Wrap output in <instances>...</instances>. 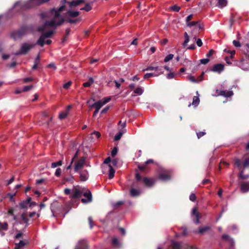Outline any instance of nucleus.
<instances>
[{"instance_id":"nucleus-1","label":"nucleus","mask_w":249,"mask_h":249,"mask_svg":"<svg viewBox=\"0 0 249 249\" xmlns=\"http://www.w3.org/2000/svg\"><path fill=\"white\" fill-rule=\"evenodd\" d=\"M63 5L60 6L58 10L53 8L51 10L50 13L51 15L53 16V18L51 21H46L44 24L38 28L37 31L39 32H44L48 27H52L55 28L57 26L61 25L65 21L64 18H62L58 22H56V20L60 17V13L62 12L65 9V3L69 4V7H75L78 5L83 3L85 0H75L71 2L67 1L66 0H62Z\"/></svg>"},{"instance_id":"nucleus-2","label":"nucleus","mask_w":249,"mask_h":249,"mask_svg":"<svg viewBox=\"0 0 249 249\" xmlns=\"http://www.w3.org/2000/svg\"><path fill=\"white\" fill-rule=\"evenodd\" d=\"M49 0H28L25 1H17L13 6V9H17L18 12L25 11L41 4L47 2Z\"/></svg>"},{"instance_id":"nucleus-3","label":"nucleus","mask_w":249,"mask_h":249,"mask_svg":"<svg viewBox=\"0 0 249 249\" xmlns=\"http://www.w3.org/2000/svg\"><path fill=\"white\" fill-rule=\"evenodd\" d=\"M49 0H28L25 1H17L13 6V9H17L18 12L25 11L41 4L47 2Z\"/></svg>"},{"instance_id":"nucleus-4","label":"nucleus","mask_w":249,"mask_h":249,"mask_svg":"<svg viewBox=\"0 0 249 249\" xmlns=\"http://www.w3.org/2000/svg\"><path fill=\"white\" fill-rule=\"evenodd\" d=\"M136 180L133 183V186L140 188V183L143 184L147 187H152L155 183V179L147 177L142 178L139 173L135 174Z\"/></svg>"},{"instance_id":"nucleus-5","label":"nucleus","mask_w":249,"mask_h":249,"mask_svg":"<svg viewBox=\"0 0 249 249\" xmlns=\"http://www.w3.org/2000/svg\"><path fill=\"white\" fill-rule=\"evenodd\" d=\"M36 44H28L26 43H23L20 47L19 51L16 52V55L26 54L32 49Z\"/></svg>"},{"instance_id":"nucleus-6","label":"nucleus","mask_w":249,"mask_h":249,"mask_svg":"<svg viewBox=\"0 0 249 249\" xmlns=\"http://www.w3.org/2000/svg\"><path fill=\"white\" fill-rule=\"evenodd\" d=\"M53 34V31H49L46 33H43L37 41L36 44L41 47H43L45 44V38L51 37Z\"/></svg>"},{"instance_id":"nucleus-7","label":"nucleus","mask_w":249,"mask_h":249,"mask_svg":"<svg viewBox=\"0 0 249 249\" xmlns=\"http://www.w3.org/2000/svg\"><path fill=\"white\" fill-rule=\"evenodd\" d=\"M234 161V165L239 169L241 168L242 167L246 168L249 166V158H246L243 163L241 160L238 158H235Z\"/></svg>"},{"instance_id":"nucleus-8","label":"nucleus","mask_w":249,"mask_h":249,"mask_svg":"<svg viewBox=\"0 0 249 249\" xmlns=\"http://www.w3.org/2000/svg\"><path fill=\"white\" fill-rule=\"evenodd\" d=\"M171 178V172L169 170H163L159 175V179L162 181H168Z\"/></svg>"},{"instance_id":"nucleus-9","label":"nucleus","mask_w":249,"mask_h":249,"mask_svg":"<svg viewBox=\"0 0 249 249\" xmlns=\"http://www.w3.org/2000/svg\"><path fill=\"white\" fill-rule=\"evenodd\" d=\"M26 29L24 28H22L16 32H13L11 34L12 37L14 39L20 38L26 34Z\"/></svg>"},{"instance_id":"nucleus-10","label":"nucleus","mask_w":249,"mask_h":249,"mask_svg":"<svg viewBox=\"0 0 249 249\" xmlns=\"http://www.w3.org/2000/svg\"><path fill=\"white\" fill-rule=\"evenodd\" d=\"M85 161V158L84 157H81L79 160L75 162L74 168V171L75 172H77L79 169L81 168L84 165Z\"/></svg>"},{"instance_id":"nucleus-11","label":"nucleus","mask_w":249,"mask_h":249,"mask_svg":"<svg viewBox=\"0 0 249 249\" xmlns=\"http://www.w3.org/2000/svg\"><path fill=\"white\" fill-rule=\"evenodd\" d=\"M89 246L86 240L82 239L79 241L75 249H88Z\"/></svg>"},{"instance_id":"nucleus-12","label":"nucleus","mask_w":249,"mask_h":249,"mask_svg":"<svg viewBox=\"0 0 249 249\" xmlns=\"http://www.w3.org/2000/svg\"><path fill=\"white\" fill-rule=\"evenodd\" d=\"M216 94H217V95H221L225 97H229L231 96L233 94V93L232 91H227L226 90H219L216 89Z\"/></svg>"},{"instance_id":"nucleus-13","label":"nucleus","mask_w":249,"mask_h":249,"mask_svg":"<svg viewBox=\"0 0 249 249\" xmlns=\"http://www.w3.org/2000/svg\"><path fill=\"white\" fill-rule=\"evenodd\" d=\"M224 66L222 64H216L213 66L211 71L213 72L220 73L224 70Z\"/></svg>"},{"instance_id":"nucleus-14","label":"nucleus","mask_w":249,"mask_h":249,"mask_svg":"<svg viewBox=\"0 0 249 249\" xmlns=\"http://www.w3.org/2000/svg\"><path fill=\"white\" fill-rule=\"evenodd\" d=\"M140 188H137L136 187H133V184H132V188L130 190V195L132 197H137L140 195V191L137 189Z\"/></svg>"},{"instance_id":"nucleus-15","label":"nucleus","mask_w":249,"mask_h":249,"mask_svg":"<svg viewBox=\"0 0 249 249\" xmlns=\"http://www.w3.org/2000/svg\"><path fill=\"white\" fill-rule=\"evenodd\" d=\"M82 195V192L78 189L75 188L73 190L72 193L71 195V199H75L80 197Z\"/></svg>"},{"instance_id":"nucleus-16","label":"nucleus","mask_w":249,"mask_h":249,"mask_svg":"<svg viewBox=\"0 0 249 249\" xmlns=\"http://www.w3.org/2000/svg\"><path fill=\"white\" fill-rule=\"evenodd\" d=\"M192 214L195 216V218L194 219V222L195 224H197L200 223V214L197 211V210L196 208H193L192 211Z\"/></svg>"},{"instance_id":"nucleus-17","label":"nucleus","mask_w":249,"mask_h":249,"mask_svg":"<svg viewBox=\"0 0 249 249\" xmlns=\"http://www.w3.org/2000/svg\"><path fill=\"white\" fill-rule=\"evenodd\" d=\"M172 248L173 249H182L184 248L183 243L176 241H172Z\"/></svg>"},{"instance_id":"nucleus-18","label":"nucleus","mask_w":249,"mask_h":249,"mask_svg":"<svg viewBox=\"0 0 249 249\" xmlns=\"http://www.w3.org/2000/svg\"><path fill=\"white\" fill-rule=\"evenodd\" d=\"M241 190L243 193L249 191V181H242L240 183Z\"/></svg>"},{"instance_id":"nucleus-19","label":"nucleus","mask_w":249,"mask_h":249,"mask_svg":"<svg viewBox=\"0 0 249 249\" xmlns=\"http://www.w3.org/2000/svg\"><path fill=\"white\" fill-rule=\"evenodd\" d=\"M88 178V171L85 170L80 173V179L82 181H86Z\"/></svg>"},{"instance_id":"nucleus-20","label":"nucleus","mask_w":249,"mask_h":249,"mask_svg":"<svg viewBox=\"0 0 249 249\" xmlns=\"http://www.w3.org/2000/svg\"><path fill=\"white\" fill-rule=\"evenodd\" d=\"M59 207V206L57 202H54L51 204L50 209L53 216H54V213H56V209Z\"/></svg>"},{"instance_id":"nucleus-21","label":"nucleus","mask_w":249,"mask_h":249,"mask_svg":"<svg viewBox=\"0 0 249 249\" xmlns=\"http://www.w3.org/2000/svg\"><path fill=\"white\" fill-rule=\"evenodd\" d=\"M28 242L20 240L19 243L15 244V249H20L27 244Z\"/></svg>"},{"instance_id":"nucleus-22","label":"nucleus","mask_w":249,"mask_h":249,"mask_svg":"<svg viewBox=\"0 0 249 249\" xmlns=\"http://www.w3.org/2000/svg\"><path fill=\"white\" fill-rule=\"evenodd\" d=\"M67 14L71 18H75L77 17L79 15L80 12L78 11H73L71 10H68L67 12Z\"/></svg>"},{"instance_id":"nucleus-23","label":"nucleus","mask_w":249,"mask_h":249,"mask_svg":"<svg viewBox=\"0 0 249 249\" xmlns=\"http://www.w3.org/2000/svg\"><path fill=\"white\" fill-rule=\"evenodd\" d=\"M154 70H160V72H159V74H162L163 73V71H162V69L159 67L149 66L147 68H146V69H144L143 70V71H154Z\"/></svg>"},{"instance_id":"nucleus-24","label":"nucleus","mask_w":249,"mask_h":249,"mask_svg":"<svg viewBox=\"0 0 249 249\" xmlns=\"http://www.w3.org/2000/svg\"><path fill=\"white\" fill-rule=\"evenodd\" d=\"M104 105L103 101L99 100L91 106V107H95V109H100Z\"/></svg>"},{"instance_id":"nucleus-25","label":"nucleus","mask_w":249,"mask_h":249,"mask_svg":"<svg viewBox=\"0 0 249 249\" xmlns=\"http://www.w3.org/2000/svg\"><path fill=\"white\" fill-rule=\"evenodd\" d=\"M144 91V90L142 88L138 87L134 90V93L135 94H132V96H135L136 95H142Z\"/></svg>"},{"instance_id":"nucleus-26","label":"nucleus","mask_w":249,"mask_h":249,"mask_svg":"<svg viewBox=\"0 0 249 249\" xmlns=\"http://www.w3.org/2000/svg\"><path fill=\"white\" fill-rule=\"evenodd\" d=\"M108 167H109L108 178L112 179L114 177L115 171L110 164L108 165Z\"/></svg>"},{"instance_id":"nucleus-27","label":"nucleus","mask_w":249,"mask_h":249,"mask_svg":"<svg viewBox=\"0 0 249 249\" xmlns=\"http://www.w3.org/2000/svg\"><path fill=\"white\" fill-rule=\"evenodd\" d=\"M210 229H211V227L208 226L199 228V231H198V233L199 234H202L204 233L205 232H207Z\"/></svg>"},{"instance_id":"nucleus-28","label":"nucleus","mask_w":249,"mask_h":249,"mask_svg":"<svg viewBox=\"0 0 249 249\" xmlns=\"http://www.w3.org/2000/svg\"><path fill=\"white\" fill-rule=\"evenodd\" d=\"M83 195L85 197L87 198L88 202H90L92 201V195L89 190L84 193Z\"/></svg>"},{"instance_id":"nucleus-29","label":"nucleus","mask_w":249,"mask_h":249,"mask_svg":"<svg viewBox=\"0 0 249 249\" xmlns=\"http://www.w3.org/2000/svg\"><path fill=\"white\" fill-rule=\"evenodd\" d=\"M70 32H71V30L70 28H67L66 30L65 35L64 36L62 39V43L65 42L67 40V38L70 35Z\"/></svg>"},{"instance_id":"nucleus-30","label":"nucleus","mask_w":249,"mask_h":249,"mask_svg":"<svg viewBox=\"0 0 249 249\" xmlns=\"http://www.w3.org/2000/svg\"><path fill=\"white\" fill-rule=\"evenodd\" d=\"M94 82L93 79L91 77L89 78L88 81L83 83V86L84 87H89Z\"/></svg>"},{"instance_id":"nucleus-31","label":"nucleus","mask_w":249,"mask_h":249,"mask_svg":"<svg viewBox=\"0 0 249 249\" xmlns=\"http://www.w3.org/2000/svg\"><path fill=\"white\" fill-rule=\"evenodd\" d=\"M160 74H159V73L158 74H155L154 73H147L144 75L143 78L146 79L153 76H158Z\"/></svg>"},{"instance_id":"nucleus-32","label":"nucleus","mask_w":249,"mask_h":249,"mask_svg":"<svg viewBox=\"0 0 249 249\" xmlns=\"http://www.w3.org/2000/svg\"><path fill=\"white\" fill-rule=\"evenodd\" d=\"M8 228V225L7 222L1 223L0 222V231L4 230L6 231Z\"/></svg>"},{"instance_id":"nucleus-33","label":"nucleus","mask_w":249,"mask_h":249,"mask_svg":"<svg viewBox=\"0 0 249 249\" xmlns=\"http://www.w3.org/2000/svg\"><path fill=\"white\" fill-rule=\"evenodd\" d=\"M199 98L198 96H194L193 97L192 105L196 106L199 104Z\"/></svg>"},{"instance_id":"nucleus-34","label":"nucleus","mask_w":249,"mask_h":249,"mask_svg":"<svg viewBox=\"0 0 249 249\" xmlns=\"http://www.w3.org/2000/svg\"><path fill=\"white\" fill-rule=\"evenodd\" d=\"M62 160H60L57 162H53L51 165V167L53 168H54L58 166H61L62 164Z\"/></svg>"},{"instance_id":"nucleus-35","label":"nucleus","mask_w":249,"mask_h":249,"mask_svg":"<svg viewBox=\"0 0 249 249\" xmlns=\"http://www.w3.org/2000/svg\"><path fill=\"white\" fill-rule=\"evenodd\" d=\"M28 205V204L24 200L19 203V207L20 209H23L26 208Z\"/></svg>"},{"instance_id":"nucleus-36","label":"nucleus","mask_w":249,"mask_h":249,"mask_svg":"<svg viewBox=\"0 0 249 249\" xmlns=\"http://www.w3.org/2000/svg\"><path fill=\"white\" fill-rule=\"evenodd\" d=\"M199 23V21H189L188 22L186 23V25L188 27H192L195 26L197 25Z\"/></svg>"},{"instance_id":"nucleus-37","label":"nucleus","mask_w":249,"mask_h":249,"mask_svg":"<svg viewBox=\"0 0 249 249\" xmlns=\"http://www.w3.org/2000/svg\"><path fill=\"white\" fill-rule=\"evenodd\" d=\"M218 3L219 7L222 8L227 5V0H218Z\"/></svg>"},{"instance_id":"nucleus-38","label":"nucleus","mask_w":249,"mask_h":249,"mask_svg":"<svg viewBox=\"0 0 249 249\" xmlns=\"http://www.w3.org/2000/svg\"><path fill=\"white\" fill-rule=\"evenodd\" d=\"M66 22H69L71 24H75L77 22H80V19L79 18L76 19H67L65 20Z\"/></svg>"},{"instance_id":"nucleus-39","label":"nucleus","mask_w":249,"mask_h":249,"mask_svg":"<svg viewBox=\"0 0 249 249\" xmlns=\"http://www.w3.org/2000/svg\"><path fill=\"white\" fill-rule=\"evenodd\" d=\"M239 177L242 179H246L249 178V175H244L243 171H242L239 174Z\"/></svg>"},{"instance_id":"nucleus-40","label":"nucleus","mask_w":249,"mask_h":249,"mask_svg":"<svg viewBox=\"0 0 249 249\" xmlns=\"http://www.w3.org/2000/svg\"><path fill=\"white\" fill-rule=\"evenodd\" d=\"M91 10V7L89 3H87L84 7L81 9V10H85L87 12H89Z\"/></svg>"},{"instance_id":"nucleus-41","label":"nucleus","mask_w":249,"mask_h":249,"mask_svg":"<svg viewBox=\"0 0 249 249\" xmlns=\"http://www.w3.org/2000/svg\"><path fill=\"white\" fill-rule=\"evenodd\" d=\"M174 57V55L173 54H169L167 55L164 59V62H167L170 60L172 59Z\"/></svg>"},{"instance_id":"nucleus-42","label":"nucleus","mask_w":249,"mask_h":249,"mask_svg":"<svg viewBox=\"0 0 249 249\" xmlns=\"http://www.w3.org/2000/svg\"><path fill=\"white\" fill-rule=\"evenodd\" d=\"M122 135H123V133H122V132H118V133H117V134L115 136L114 138V140L115 141H117L119 140L121 138V137H122Z\"/></svg>"},{"instance_id":"nucleus-43","label":"nucleus","mask_w":249,"mask_h":249,"mask_svg":"<svg viewBox=\"0 0 249 249\" xmlns=\"http://www.w3.org/2000/svg\"><path fill=\"white\" fill-rule=\"evenodd\" d=\"M180 9V7L177 5H174L171 7V9L172 10H173V11H175V12H179Z\"/></svg>"},{"instance_id":"nucleus-44","label":"nucleus","mask_w":249,"mask_h":249,"mask_svg":"<svg viewBox=\"0 0 249 249\" xmlns=\"http://www.w3.org/2000/svg\"><path fill=\"white\" fill-rule=\"evenodd\" d=\"M67 115L68 113L67 112H61L59 114L58 117L60 120H62L65 118Z\"/></svg>"},{"instance_id":"nucleus-45","label":"nucleus","mask_w":249,"mask_h":249,"mask_svg":"<svg viewBox=\"0 0 249 249\" xmlns=\"http://www.w3.org/2000/svg\"><path fill=\"white\" fill-rule=\"evenodd\" d=\"M206 134V132L204 131H199L198 132H196V135L198 139H200L203 136Z\"/></svg>"},{"instance_id":"nucleus-46","label":"nucleus","mask_w":249,"mask_h":249,"mask_svg":"<svg viewBox=\"0 0 249 249\" xmlns=\"http://www.w3.org/2000/svg\"><path fill=\"white\" fill-rule=\"evenodd\" d=\"M21 218L25 223H26L27 225L28 224L29 219L24 214L21 215Z\"/></svg>"},{"instance_id":"nucleus-47","label":"nucleus","mask_w":249,"mask_h":249,"mask_svg":"<svg viewBox=\"0 0 249 249\" xmlns=\"http://www.w3.org/2000/svg\"><path fill=\"white\" fill-rule=\"evenodd\" d=\"M32 88H33L32 85L26 86L23 88L22 91H27L31 90Z\"/></svg>"},{"instance_id":"nucleus-48","label":"nucleus","mask_w":249,"mask_h":249,"mask_svg":"<svg viewBox=\"0 0 249 249\" xmlns=\"http://www.w3.org/2000/svg\"><path fill=\"white\" fill-rule=\"evenodd\" d=\"M196 196L195 194H191L189 196V199L192 201H195L196 200Z\"/></svg>"},{"instance_id":"nucleus-49","label":"nucleus","mask_w":249,"mask_h":249,"mask_svg":"<svg viewBox=\"0 0 249 249\" xmlns=\"http://www.w3.org/2000/svg\"><path fill=\"white\" fill-rule=\"evenodd\" d=\"M200 64L205 65L210 61V59L208 58L202 59L200 60Z\"/></svg>"},{"instance_id":"nucleus-50","label":"nucleus","mask_w":249,"mask_h":249,"mask_svg":"<svg viewBox=\"0 0 249 249\" xmlns=\"http://www.w3.org/2000/svg\"><path fill=\"white\" fill-rule=\"evenodd\" d=\"M71 83H72L71 81L68 82L67 83L64 84L63 88L65 89H69L70 87V86L71 85Z\"/></svg>"},{"instance_id":"nucleus-51","label":"nucleus","mask_w":249,"mask_h":249,"mask_svg":"<svg viewBox=\"0 0 249 249\" xmlns=\"http://www.w3.org/2000/svg\"><path fill=\"white\" fill-rule=\"evenodd\" d=\"M232 43L233 44V45L236 47H239L241 46V44L240 43L239 41H237V40H234L233 41H232Z\"/></svg>"},{"instance_id":"nucleus-52","label":"nucleus","mask_w":249,"mask_h":249,"mask_svg":"<svg viewBox=\"0 0 249 249\" xmlns=\"http://www.w3.org/2000/svg\"><path fill=\"white\" fill-rule=\"evenodd\" d=\"M174 77H175V73L172 72L169 73L166 76L167 78L169 79H172V78H174Z\"/></svg>"},{"instance_id":"nucleus-53","label":"nucleus","mask_w":249,"mask_h":249,"mask_svg":"<svg viewBox=\"0 0 249 249\" xmlns=\"http://www.w3.org/2000/svg\"><path fill=\"white\" fill-rule=\"evenodd\" d=\"M118 149L116 147H114L111 151V156L114 157L117 153Z\"/></svg>"},{"instance_id":"nucleus-54","label":"nucleus","mask_w":249,"mask_h":249,"mask_svg":"<svg viewBox=\"0 0 249 249\" xmlns=\"http://www.w3.org/2000/svg\"><path fill=\"white\" fill-rule=\"evenodd\" d=\"M146 166L145 164L144 165H139L138 167L139 168V169L142 171V172H143L145 168H146Z\"/></svg>"},{"instance_id":"nucleus-55","label":"nucleus","mask_w":249,"mask_h":249,"mask_svg":"<svg viewBox=\"0 0 249 249\" xmlns=\"http://www.w3.org/2000/svg\"><path fill=\"white\" fill-rule=\"evenodd\" d=\"M61 169L60 168H57L55 172V175L56 177H59L61 175Z\"/></svg>"},{"instance_id":"nucleus-56","label":"nucleus","mask_w":249,"mask_h":249,"mask_svg":"<svg viewBox=\"0 0 249 249\" xmlns=\"http://www.w3.org/2000/svg\"><path fill=\"white\" fill-rule=\"evenodd\" d=\"M88 221L89 224L90 228L91 229L93 228V220L91 217L90 216L88 218Z\"/></svg>"},{"instance_id":"nucleus-57","label":"nucleus","mask_w":249,"mask_h":249,"mask_svg":"<svg viewBox=\"0 0 249 249\" xmlns=\"http://www.w3.org/2000/svg\"><path fill=\"white\" fill-rule=\"evenodd\" d=\"M193 14H191L189 16H188L186 18V23L190 21L193 19Z\"/></svg>"},{"instance_id":"nucleus-58","label":"nucleus","mask_w":249,"mask_h":249,"mask_svg":"<svg viewBox=\"0 0 249 249\" xmlns=\"http://www.w3.org/2000/svg\"><path fill=\"white\" fill-rule=\"evenodd\" d=\"M91 135H95L97 138H99L101 136V134H100V132H99L98 131H94V132H93L92 133Z\"/></svg>"},{"instance_id":"nucleus-59","label":"nucleus","mask_w":249,"mask_h":249,"mask_svg":"<svg viewBox=\"0 0 249 249\" xmlns=\"http://www.w3.org/2000/svg\"><path fill=\"white\" fill-rule=\"evenodd\" d=\"M189 80L194 83H196L198 82L194 76H190L189 78Z\"/></svg>"},{"instance_id":"nucleus-60","label":"nucleus","mask_w":249,"mask_h":249,"mask_svg":"<svg viewBox=\"0 0 249 249\" xmlns=\"http://www.w3.org/2000/svg\"><path fill=\"white\" fill-rule=\"evenodd\" d=\"M34 63L40 64V55L39 54H38L37 56L36 57L35 61Z\"/></svg>"},{"instance_id":"nucleus-61","label":"nucleus","mask_w":249,"mask_h":249,"mask_svg":"<svg viewBox=\"0 0 249 249\" xmlns=\"http://www.w3.org/2000/svg\"><path fill=\"white\" fill-rule=\"evenodd\" d=\"M214 53L213 50H210L209 52L207 53L206 56L208 57H211Z\"/></svg>"},{"instance_id":"nucleus-62","label":"nucleus","mask_w":249,"mask_h":249,"mask_svg":"<svg viewBox=\"0 0 249 249\" xmlns=\"http://www.w3.org/2000/svg\"><path fill=\"white\" fill-rule=\"evenodd\" d=\"M189 38H185V40L183 42V43H182V45H183V47H185L187 45V44L189 42Z\"/></svg>"},{"instance_id":"nucleus-63","label":"nucleus","mask_w":249,"mask_h":249,"mask_svg":"<svg viewBox=\"0 0 249 249\" xmlns=\"http://www.w3.org/2000/svg\"><path fill=\"white\" fill-rule=\"evenodd\" d=\"M109 108V106L106 107L104 109H103L102 110V111L101 112V114H105V113H106L108 111Z\"/></svg>"},{"instance_id":"nucleus-64","label":"nucleus","mask_w":249,"mask_h":249,"mask_svg":"<svg viewBox=\"0 0 249 249\" xmlns=\"http://www.w3.org/2000/svg\"><path fill=\"white\" fill-rule=\"evenodd\" d=\"M196 44L198 47H201L202 45V42L201 39L198 38L196 41Z\"/></svg>"}]
</instances>
